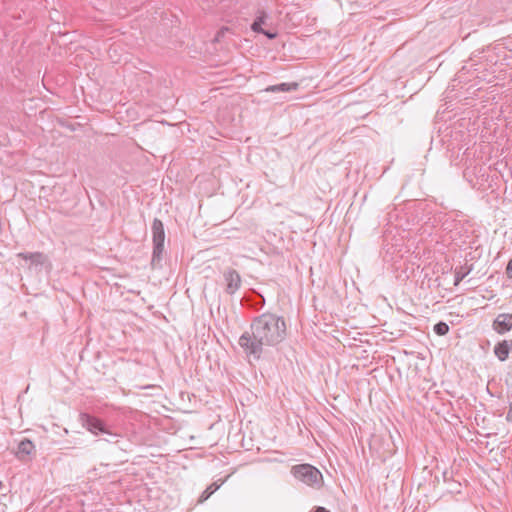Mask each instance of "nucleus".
I'll use <instances>...</instances> for the list:
<instances>
[{
	"instance_id": "f257e3e1",
	"label": "nucleus",
	"mask_w": 512,
	"mask_h": 512,
	"mask_svg": "<svg viewBox=\"0 0 512 512\" xmlns=\"http://www.w3.org/2000/svg\"><path fill=\"white\" fill-rule=\"evenodd\" d=\"M286 337V323L283 317L266 312L255 317L250 330L239 338L238 344L246 358L259 360L271 347L279 345Z\"/></svg>"
},
{
	"instance_id": "f03ea898",
	"label": "nucleus",
	"mask_w": 512,
	"mask_h": 512,
	"mask_svg": "<svg viewBox=\"0 0 512 512\" xmlns=\"http://www.w3.org/2000/svg\"><path fill=\"white\" fill-rule=\"evenodd\" d=\"M292 475L302 483L313 487L320 488L323 484L322 473L310 464H298L291 468Z\"/></svg>"
},
{
	"instance_id": "7ed1b4c3",
	"label": "nucleus",
	"mask_w": 512,
	"mask_h": 512,
	"mask_svg": "<svg viewBox=\"0 0 512 512\" xmlns=\"http://www.w3.org/2000/svg\"><path fill=\"white\" fill-rule=\"evenodd\" d=\"M151 230L153 242L152 264H155L161 261L164 251L165 231L162 221L155 218L152 222Z\"/></svg>"
},
{
	"instance_id": "20e7f679",
	"label": "nucleus",
	"mask_w": 512,
	"mask_h": 512,
	"mask_svg": "<svg viewBox=\"0 0 512 512\" xmlns=\"http://www.w3.org/2000/svg\"><path fill=\"white\" fill-rule=\"evenodd\" d=\"M79 421L84 428H86L89 432L95 435L101 432L107 433L114 438L117 437L116 434H113L110 431H108L105 424L99 418L94 417L88 413H80Z\"/></svg>"
},
{
	"instance_id": "39448f33",
	"label": "nucleus",
	"mask_w": 512,
	"mask_h": 512,
	"mask_svg": "<svg viewBox=\"0 0 512 512\" xmlns=\"http://www.w3.org/2000/svg\"><path fill=\"white\" fill-rule=\"evenodd\" d=\"M223 280L225 284L224 291L228 295H234L242 284L240 274L233 268H227L223 271Z\"/></svg>"
},
{
	"instance_id": "423d86ee",
	"label": "nucleus",
	"mask_w": 512,
	"mask_h": 512,
	"mask_svg": "<svg viewBox=\"0 0 512 512\" xmlns=\"http://www.w3.org/2000/svg\"><path fill=\"white\" fill-rule=\"evenodd\" d=\"M492 329L499 335H504L512 330V314L500 313L492 322Z\"/></svg>"
},
{
	"instance_id": "0eeeda50",
	"label": "nucleus",
	"mask_w": 512,
	"mask_h": 512,
	"mask_svg": "<svg viewBox=\"0 0 512 512\" xmlns=\"http://www.w3.org/2000/svg\"><path fill=\"white\" fill-rule=\"evenodd\" d=\"M512 351V339H504L496 343L493 352L497 359L501 362L505 361L509 357V353Z\"/></svg>"
},
{
	"instance_id": "6e6552de",
	"label": "nucleus",
	"mask_w": 512,
	"mask_h": 512,
	"mask_svg": "<svg viewBox=\"0 0 512 512\" xmlns=\"http://www.w3.org/2000/svg\"><path fill=\"white\" fill-rule=\"evenodd\" d=\"M34 452L35 445L33 442L29 439H23L19 442L15 455L19 460L25 461L29 459Z\"/></svg>"
},
{
	"instance_id": "1a4fd4ad",
	"label": "nucleus",
	"mask_w": 512,
	"mask_h": 512,
	"mask_svg": "<svg viewBox=\"0 0 512 512\" xmlns=\"http://www.w3.org/2000/svg\"><path fill=\"white\" fill-rule=\"evenodd\" d=\"M17 257L29 260L35 266L43 265L47 261V256L42 252H21Z\"/></svg>"
},
{
	"instance_id": "9d476101",
	"label": "nucleus",
	"mask_w": 512,
	"mask_h": 512,
	"mask_svg": "<svg viewBox=\"0 0 512 512\" xmlns=\"http://www.w3.org/2000/svg\"><path fill=\"white\" fill-rule=\"evenodd\" d=\"M299 87V84L297 82L292 83H280L276 85H270L267 88H265V92H271V93H279V92H291L296 91Z\"/></svg>"
},
{
	"instance_id": "9b49d317",
	"label": "nucleus",
	"mask_w": 512,
	"mask_h": 512,
	"mask_svg": "<svg viewBox=\"0 0 512 512\" xmlns=\"http://www.w3.org/2000/svg\"><path fill=\"white\" fill-rule=\"evenodd\" d=\"M470 272H471L470 267L462 266L459 269H456L454 285L457 286Z\"/></svg>"
},
{
	"instance_id": "f8f14e48",
	"label": "nucleus",
	"mask_w": 512,
	"mask_h": 512,
	"mask_svg": "<svg viewBox=\"0 0 512 512\" xmlns=\"http://www.w3.org/2000/svg\"><path fill=\"white\" fill-rule=\"evenodd\" d=\"M220 485H217L216 483L211 484L199 497L198 502L203 503L206 501L215 491L218 490Z\"/></svg>"
},
{
	"instance_id": "ddd939ff",
	"label": "nucleus",
	"mask_w": 512,
	"mask_h": 512,
	"mask_svg": "<svg viewBox=\"0 0 512 512\" xmlns=\"http://www.w3.org/2000/svg\"><path fill=\"white\" fill-rule=\"evenodd\" d=\"M433 330L437 335L444 336L449 332V326L447 323L440 321L434 325Z\"/></svg>"
},
{
	"instance_id": "4468645a",
	"label": "nucleus",
	"mask_w": 512,
	"mask_h": 512,
	"mask_svg": "<svg viewBox=\"0 0 512 512\" xmlns=\"http://www.w3.org/2000/svg\"><path fill=\"white\" fill-rule=\"evenodd\" d=\"M265 22V15L258 16L251 25V29L256 33L264 32L262 24Z\"/></svg>"
},
{
	"instance_id": "2eb2a0df",
	"label": "nucleus",
	"mask_w": 512,
	"mask_h": 512,
	"mask_svg": "<svg viewBox=\"0 0 512 512\" xmlns=\"http://www.w3.org/2000/svg\"><path fill=\"white\" fill-rule=\"evenodd\" d=\"M505 273L509 279H512V258L508 261Z\"/></svg>"
},
{
	"instance_id": "dca6fc26",
	"label": "nucleus",
	"mask_w": 512,
	"mask_h": 512,
	"mask_svg": "<svg viewBox=\"0 0 512 512\" xmlns=\"http://www.w3.org/2000/svg\"><path fill=\"white\" fill-rule=\"evenodd\" d=\"M262 34H264L265 36H267L269 39H274L277 34L275 32H270V31H266L264 30V32H261Z\"/></svg>"
},
{
	"instance_id": "f3484780",
	"label": "nucleus",
	"mask_w": 512,
	"mask_h": 512,
	"mask_svg": "<svg viewBox=\"0 0 512 512\" xmlns=\"http://www.w3.org/2000/svg\"><path fill=\"white\" fill-rule=\"evenodd\" d=\"M312 512H330V511H328L324 507H317Z\"/></svg>"
}]
</instances>
